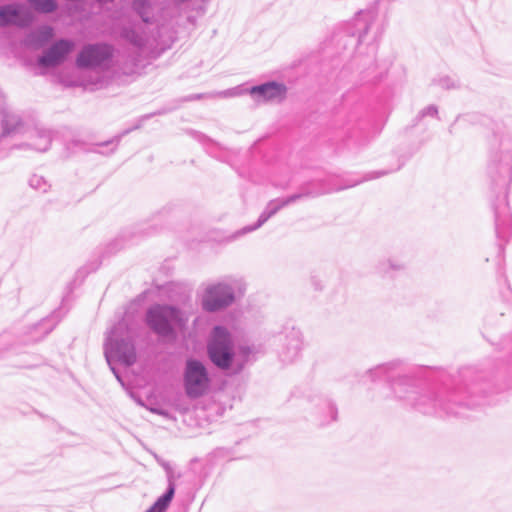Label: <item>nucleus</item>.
Listing matches in <instances>:
<instances>
[{
	"label": "nucleus",
	"instance_id": "nucleus-1",
	"mask_svg": "<svg viewBox=\"0 0 512 512\" xmlns=\"http://www.w3.org/2000/svg\"><path fill=\"white\" fill-rule=\"evenodd\" d=\"M402 360L377 365L366 372L371 381L385 379L394 395L406 405L428 415L466 416L468 409L489 403L488 396L510 387L495 385L483 371L463 368L457 377L439 387L419 390Z\"/></svg>",
	"mask_w": 512,
	"mask_h": 512
},
{
	"label": "nucleus",
	"instance_id": "nucleus-2",
	"mask_svg": "<svg viewBox=\"0 0 512 512\" xmlns=\"http://www.w3.org/2000/svg\"><path fill=\"white\" fill-rule=\"evenodd\" d=\"M494 134L498 146L491 155L488 174L495 186L506 190L512 180V129L498 125Z\"/></svg>",
	"mask_w": 512,
	"mask_h": 512
},
{
	"label": "nucleus",
	"instance_id": "nucleus-3",
	"mask_svg": "<svg viewBox=\"0 0 512 512\" xmlns=\"http://www.w3.org/2000/svg\"><path fill=\"white\" fill-rule=\"evenodd\" d=\"M144 322L158 337L175 338L177 329L185 325L182 310L174 305L153 304L145 312Z\"/></svg>",
	"mask_w": 512,
	"mask_h": 512
},
{
	"label": "nucleus",
	"instance_id": "nucleus-4",
	"mask_svg": "<svg viewBox=\"0 0 512 512\" xmlns=\"http://www.w3.org/2000/svg\"><path fill=\"white\" fill-rule=\"evenodd\" d=\"M104 355L108 365H111V362H119L130 367L136 362V346L123 321L115 324L107 333Z\"/></svg>",
	"mask_w": 512,
	"mask_h": 512
},
{
	"label": "nucleus",
	"instance_id": "nucleus-5",
	"mask_svg": "<svg viewBox=\"0 0 512 512\" xmlns=\"http://www.w3.org/2000/svg\"><path fill=\"white\" fill-rule=\"evenodd\" d=\"M207 356L218 369L228 371L235 360V348L230 331L222 326L213 327L207 341Z\"/></svg>",
	"mask_w": 512,
	"mask_h": 512
},
{
	"label": "nucleus",
	"instance_id": "nucleus-6",
	"mask_svg": "<svg viewBox=\"0 0 512 512\" xmlns=\"http://www.w3.org/2000/svg\"><path fill=\"white\" fill-rule=\"evenodd\" d=\"M211 383L206 365L199 359L187 358L183 370V388L186 396L191 400L205 396L210 391Z\"/></svg>",
	"mask_w": 512,
	"mask_h": 512
},
{
	"label": "nucleus",
	"instance_id": "nucleus-7",
	"mask_svg": "<svg viewBox=\"0 0 512 512\" xmlns=\"http://www.w3.org/2000/svg\"><path fill=\"white\" fill-rule=\"evenodd\" d=\"M313 183H307L301 186L298 193L292 194L285 198H276L268 202L263 212L260 214L258 220L253 225L243 227L237 232V235H244L253 232L265 224L271 217L277 214L282 208L295 203L304 198H314L325 193L324 190L312 188Z\"/></svg>",
	"mask_w": 512,
	"mask_h": 512
},
{
	"label": "nucleus",
	"instance_id": "nucleus-8",
	"mask_svg": "<svg viewBox=\"0 0 512 512\" xmlns=\"http://www.w3.org/2000/svg\"><path fill=\"white\" fill-rule=\"evenodd\" d=\"M236 301L234 284L221 281L208 285L201 296V307L205 312L215 313L225 310Z\"/></svg>",
	"mask_w": 512,
	"mask_h": 512
},
{
	"label": "nucleus",
	"instance_id": "nucleus-9",
	"mask_svg": "<svg viewBox=\"0 0 512 512\" xmlns=\"http://www.w3.org/2000/svg\"><path fill=\"white\" fill-rule=\"evenodd\" d=\"M302 349V332L295 327L286 329L283 334L281 347L278 351V357L280 361L284 364L294 363L299 359Z\"/></svg>",
	"mask_w": 512,
	"mask_h": 512
},
{
	"label": "nucleus",
	"instance_id": "nucleus-10",
	"mask_svg": "<svg viewBox=\"0 0 512 512\" xmlns=\"http://www.w3.org/2000/svg\"><path fill=\"white\" fill-rule=\"evenodd\" d=\"M309 402L314 420L319 425H327L337 420V407L328 397L315 394L309 397Z\"/></svg>",
	"mask_w": 512,
	"mask_h": 512
},
{
	"label": "nucleus",
	"instance_id": "nucleus-11",
	"mask_svg": "<svg viewBox=\"0 0 512 512\" xmlns=\"http://www.w3.org/2000/svg\"><path fill=\"white\" fill-rule=\"evenodd\" d=\"M495 216V231L497 237L502 241H507L512 232V214L506 200V194L498 199L493 205Z\"/></svg>",
	"mask_w": 512,
	"mask_h": 512
},
{
	"label": "nucleus",
	"instance_id": "nucleus-12",
	"mask_svg": "<svg viewBox=\"0 0 512 512\" xmlns=\"http://www.w3.org/2000/svg\"><path fill=\"white\" fill-rule=\"evenodd\" d=\"M33 19L32 13L21 5H5L0 7V26L28 25Z\"/></svg>",
	"mask_w": 512,
	"mask_h": 512
},
{
	"label": "nucleus",
	"instance_id": "nucleus-13",
	"mask_svg": "<svg viewBox=\"0 0 512 512\" xmlns=\"http://www.w3.org/2000/svg\"><path fill=\"white\" fill-rule=\"evenodd\" d=\"M111 56V49L106 45L85 47L77 58L80 67H92L101 64Z\"/></svg>",
	"mask_w": 512,
	"mask_h": 512
},
{
	"label": "nucleus",
	"instance_id": "nucleus-14",
	"mask_svg": "<svg viewBox=\"0 0 512 512\" xmlns=\"http://www.w3.org/2000/svg\"><path fill=\"white\" fill-rule=\"evenodd\" d=\"M166 476H167V483H168L166 491L145 512H165L168 509V507L175 495L176 476L174 474L173 469L166 472Z\"/></svg>",
	"mask_w": 512,
	"mask_h": 512
},
{
	"label": "nucleus",
	"instance_id": "nucleus-15",
	"mask_svg": "<svg viewBox=\"0 0 512 512\" xmlns=\"http://www.w3.org/2000/svg\"><path fill=\"white\" fill-rule=\"evenodd\" d=\"M256 348L254 346L240 344L235 349V360L230 368L234 375L240 374L244 368L255 361Z\"/></svg>",
	"mask_w": 512,
	"mask_h": 512
},
{
	"label": "nucleus",
	"instance_id": "nucleus-16",
	"mask_svg": "<svg viewBox=\"0 0 512 512\" xmlns=\"http://www.w3.org/2000/svg\"><path fill=\"white\" fill-rule=\"evenodd\" d=\"M167 112H168V110H158V111L150 113V114H145V115L141 116L137 120V122H136V124L134 126L123 130L121 133L117 134L112 139L107 140L105 142H102V143H100L98 145L99 146H108V145L114 144V147L110 150V154H111V153H113L116 150L118 144L120 143L121 139L124 136L128 135L129 133H131L134 130L140 129L142 127L143 123L146 120H148L149 118H151L152 116H154V115H162V114H165Z\"/></svg>",
	"mask_w": 512,
	"mask_h": 512
},
{
	"label": "nucleus",
	"instance_id": "nucleus-17",
	"mask_svg": "<svg viewBox=\"0 0 512 512\" xmlns=\"http://www.w3.org/2000/svg\"><path fill=\"white\" fill-rule=\"evenodd\" d=\"M405 269V264L395 258H388L378 262L376 272L382 278H393L397 273Z\"/></svg>",
	"mask_w": 512,
	"mask_h": 512
},
{
	"label": "nucleus",
	"instance_id": "nucleus-18",
	"mask_svg": "<svg viewBox=\"0 0 512 512\" xmlns=\"http://www.w3.org/2000/svg\"><path fill=\"white\" fill-rule=\"evenodd\" d=\"M250 93L262 96H280L286 93V87L282 84L271 82L252 87Z\"/></svg>",
	"mask_w": 512,
	"mask_h": 512
},
{
	"label": "nucleus",
	"instance_id": "nucleus-19",
	"mask_svg": "<svg viewBox=\"0 0 512 512\" xmlns=\"http://www.w3.org/2000/svg\"><path fill=\"white\" fill-rule=\"evenodd\" d=\"M63 55V48L60 45L55 46L40 60L41 64L45 66L55 65L61 61Z\"/></svg>",
	"mask_w": 512,
	"mask_h": 512
},
{
	"label": "nucleus",
	"instance_id": "nucleus-20",
	"mask_svg": "<svg viewBox=\"0 0 512 512\" xmlns=\"http://www.w3.org/2000/svg\"><path fill=\"white\" fill-rule=\"evenodd\" d=\"M28 3L37 11L49 13L56 8L53 0H27Z\"/></svg>",
	"mask_w": 512,
	"mask_h": 512
},
{
	"label": "nucleus",
	"instance_id": "nucleus-21",
	"mask_svg": "<svg viewBox=\"0 0 512 512\" xmlns=\"http://www.w3.org/2000/svg\"><path fill=\"white\" fill-rule=\"evenodd\" d=\"M188 133H189L190 136H192L198 142L203 144V146L206 147L207 149H211L215 145L213 140H211L206 135H204V134H202V133H200L198 131L189 130Z\"/></svg>",
	"mask_w": 512,
	"mask_h": 512
},
{
	"label": "nucleus",
	"instance_id": "nucleus-22",
	"mask_svg": "<svg viewBox=\"0 0 512 512\" xmlns=\"http://www.w3.org/2000/svg\"><path fill=\"white\" fill-rule=\"evenodd\" d=\"M438 114V109L435 105H429L428 107L422 109L418 116H417V120L418 119H421L423 117H426V116H431V117H435L437 116Z\"/></svg>",
	"mask_w": 512,
	"mask_h": 512
},
{
	"label": "nucleus",
	"instance_id": "nucleus-23",
	"mask_svg": "<svg viewBox=\"0 0 512 512\" xmlns=\"http://www.w3.org/2000/svg\"><path fill=\"white\" fill-rule=\"evenodd\" d=\"M388 172L387 171H384V170H381V171H375V172H371L369 173L366 177H365V180H372V179H376V178H379L383 175H386Z\"/></svg>",
	"mask_w": 512,
	"mask_h": 512
},
{
	"label": "nucleus",
	"instance_id": "nucleus-24",
	"mask_svg": "<svg viewBox=\"0 0 512 512\" xmlns=\"http://www.w3.org/2000/svg\"><path fill=\"white\" fill-rule=\"evenodd\" d=\"M114 362H111V365H109L112 373L114 374V376L116 377V379L121 383L123 384V380H122V377H121V374L120 372L116 369V367L113 365Z\"/></svg>",
	"mask_w": 512,
	"mask_h": 512
},
{
	"label": "nucleus",
	"instance_id": "nucleus-25",
	"mask_svg": "<svg viewBox=\"0 0 512 512\" xmlns=\"http://www.w3.org/2000/svg\"><path fill=\"white\" fill-rule=\"evenodd\" d=\"M87 271L84 268H81L77 271V279H79V283H82L84 278L87 275Z\"/></svg>",
	"mask_w": 512,
	"mask_h": 512
},
{
	"label": "nucleus",
	"instance_id": "nucleus-26",
	"mask_svg": "<svg viewBox=\"0 0 512 512\" xmlns=\"http://www.w3.org/2000/svg\"><path fill=\"white\" fill-rule=\"evenodd\" d=\"M43 34H44L43 37L46 39V38L52 37L53 31L51 28L47 27V28H44Z\"/></svg>",
	"mask_w": 512,
	"mask_h": 512
},
{
	"label": "nucleus",
	"instance_id": "nucleus-27",
	"mask_svg": "<svg viewBox=\"0 0 512 512\" xmlns=\"http://www.w3.org/2000/svg\"><path fill=\"white\" fill-rule=\"evenodd\" d=\"M160 464L162 465V467L165 469L166 472L172 470V468H171L169 463H167V462H160Z\"/></svg>",
	"mask_w": 512,
	"mask_h": 512
},
{
	"label": "nucleus",
	"instance_id": "nucleus-28",
	"mask_svg": "<svg viewBox=\"0 0 512 512\" xmlns=\"http://www.w3.org/2000/svg\"><path fill=\"white\" fill-rule=\"evenodd\" d=\"M313 284L315 285V288L316 289H320L321 287L319 286L318 282H316L314 279H313Z\"/></svg>",
	"mask_w": 512,
	"mask_h": 512
},
{
	"label": "nucleus",
	"instance_id": "nucleus-29",
	"mask_svg": "<svg viewBox=\"0 0 512 512\" xmlns=\"http://www.w3.org/2000/svg\"><path fill=\"white\" fill-rule=\"evenodd\" d=\"M263 102H268L269 100H271L272 98H267V97H264V98H261Z\"/></svg>",
	"mask_w": 512,
	"mask_h": 512
},
{
	"label": "nucleus",
	"instance_id": "nucleus-30",
	"mask_svg": "<svg viewBox=\"0 0 512 512\" xmlns=\"http://www.w3.org/2000/svg\"><path fill=\"white\" fill-rule=\"evenodd\" d=\"M502 249H503V248H502V245H499V247H498V253H501Z\"/></svg>",
	"mask_w": 512,
	"mask_h": 512
}]
</instances>
